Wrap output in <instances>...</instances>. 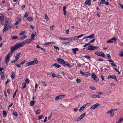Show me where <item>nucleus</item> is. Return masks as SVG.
I'll return each mask as SVG.
<instances>
[{"mask_svg": "<svg viewBox=\"0 0 123 123\" xmlns=\"http://www.w3.org/2000/svg\"><path fill=\"white\" fill-rule=\"evenodd\" d=\"M11 23V20L10 18H8L6 20L3 30V32H6L8 29H10L12 28V26L10 25Z\"/></svg>", "mask_w": 123, "mask_h": 123, "instance_id": "nucleus-1", "label": "nucleus"}, {"mask_svg": "<svg viewBox=\"0 0 123 123\" xmlns=\"http://www.w3.org/2000/svg\"><path fill=\"white\" fill-rule=\"evenodd\" d=\"M18 48L16 44L14 46L11 47L10 49L11 54H12Z\"/></svg>", "mask_w": 123, "mask_h": 123, "instance_id": "nucleus-2", "label": "nucleus"}, {"mask_svg": "<svg viewBox=\"0 0 123 123\" xmlns=\"http://www.w3.org/2000/svg\"><path fill=\"white\" fill-rule=\"evenodd\" d=\"M92 77L91 78V79L93 80L95 82H97L99 81V79L97 78V76L94 74V73L92 74Z\"/></svg>", "mask_w": 123, "mask_h": 123, "instance_id": "nucleus-3", "label": "nucleus"}, {"mask_svg": "<svg viewBox=\"0 0 123 123\" xmlns=\"http://www.w3.org/2000/svg\"><path fill=\"white\" fill-rule=\"evenodd\" d=\"M25 43V42H22L21 43H17L16 44L18 48L20 47H22L24 45Z\"/></svg>", "mask_w": 123, "mask_h": 123, "instance_id": "nucleus-4", "label": "nucleus"}, {"mask_svg": "<svg viewBox=\"0 0 123 123\" xmlns=\"http://www.w3.org/2000/svg\"><path fill=\"white\" fill-rule=\"evenodd\" d=\"M101 104L98 103H96L92 105L91 107V109H93L96 108L98 106H101Z\"/></svg>", "mask_w": 123, "mask_h": 123, "instance_id": "nucleus-5", "label": "nucleus"}, {"mask_svg": "<svg viewBox=\"0 0 123 123\" xmlns=\"http://www.w3.org/2000/svg\"><path fill=\"white\" fill-rule=\"evenodd\" d=\"M65 96V95H60L57 96L55 98V100H58L59 99H62Z\"/></svg>", "mask_w": 123, "mask_h": 123, "instance_id": "nucleus-6", "label": "nucleus"}, {"mask_svg": "<svg viewBox=\"0 0 123 123\" xmlns=\"http://www.w3.org/2000/svg\"><path fill=\"white\" fill-rule=\"evenodd\" d=\"M10 53H9L6 56V58L5 60V62H6V64L7 65V64L9 61L10 58V56L9 55Z\"/></svg>", "mask_w": 123, "mask_h": 123, "instance_id": "nucleus-7", "label": "nucleus"}, {"mask_svg": "<svg viewBox=\"0 0 123 123\" xmlns=\"http://www.w3.org/2000/svg\"><path fill=\"white\" fill-rule=\"evenodd\" d=\"M110 78L114 79L117 81H118L117 80V79L116 77V76L114 75H109L107 77V78L108 79H109Z\"/></svg>", "mask_w": 123, "mask_h": 123, "instance_id": "nucleus-8", "label": "nucleus"}, {"mask_svg": "<svg viewBox=\"0 0 123 123\" xmlns=\"http://www.w3.org/2000/svg\"><path fill=\"white\" fill-rule=\"evenodd\" d=\"M97 47H93L92 45H90L88 46V48L87 49L88 50H95V49H97Z\"/></svg>", "mask_w": 123, "mask_h": 123, "instance_id": "nucleus-9", "label": "nucleus"}, {"mask_svg": "<svg viewBox=\"0 0 123 123\" xmlns=\"http://www.w3.org/2000/svg\"><path fill=\"white\" fill-rule=\"evenodd\" d=\"M57 61L63 64V65L65 62L63 59L60 58H58L57 59Z\"/></svg>", "mask_w": 123, "mask_h": 123, "instance_id": "nucleus-10", "label": "nucleus"}, {"mask_svg": "<svg viewBox=\"0 0 123 123\" xmlns=\"http://www.w3.org/2000/svg\"><path fill=\"white\" fill-rule=\"evenodd\" d=\"M80 73L82 75L85 76H87L89 75H90V74L88 72L84 73L82 71H80Z\"/></svg>", "mask_w": 123, "mask_h": 123, "instance_id": "nucleus-11", "label": "nucleus"}, {"mask_svg": "<svg viewBox=\"0 0 123 123\" xmlns=\"http://www.w3.org/2000/svg\"><path fill=\"white\" fill-rule=\"evenodd\" d=\"M0 74L1 76V79L4 80L5 79V74L3 72H0Z\"/></svg>", "mask_w": 123, "mask_h": 123, "instance_id": "nucleus-12", "label": "nucleus"}, {"mask_svg": "<svg viewBox=\"0 0 123 123\" xmlns=\"http://www.w3.org/2000/svg\"><path fill=\"white\" fill-rule=\"evenodd\" d=\"M94 34H92L86 37L83 38V40L85 38H90L91 39L93 38L94 37Z\"/></svg>", "mask_w": 123, "mask_h": 123, "instance_id": "nucleus-13", "label": "nucleus"}, {"mask_svg": "<svg viewBox=\"0 0 123 123\" xmlns=\"http://www.w3.org/2000/svg\"><path fill=\"white\" fill-rule=\"evenodd\" d=\"M55 66L56 68H60L61 67V66L56 63H55L54 64L52 65L51 66V68H52L53 66Z\"/></svg>", "mask_w": 123, "mask_h": 123, "instance_id": "nucleus-14", "label": "nucleus"}, {"mask_svg": "<svg viewBox=\"0 0 123 123\" xmlns=\"http://www.w3.org/2000/svg\"><path fill=\"white\" fill-rule=\"evenodd\" d=\"M30 62L31 63V65L37 64L38 62L37 61V59L36 58H35L34 60L32 61H30Z\"/></svg>", "mask_w": 123, "mask_h": 123, "instance_id": "nucleus-15", "label": "nucleus"}, {"mask_svg": "<svg viewBox=\"0 0 123 123\" xmlns=\"http://www.w3.org/2000/svg\"><path fill=\"white\" fill-rule=\"evenodd\" d=\"M72 50L73 51V53L76 54V52L79 50V49L78 48H75L72 49Z\"/></svg>", "mask_w": 123, "mask_h": 123, "instance_id": "nucleus-16", "label": "nucleus"}, {"mask_svg": "<svg viewBox=\"0 0 123 123\" xmlns=\"http://www.w3.org/2000/svg\"><path fill=\"white\" fill-rule=\"evenodd\" d=\"M36 33L35 32H34L31 35V39L33 40L34 38V36L36 35Z\"/></svg>", "mask_w": 123, "mask_h": 123, "instance_id": "nucleus-17", "label": "nucleus"}, {"mask_svg": "<svg viewBox=\"0 0 123 123\" xmlns=\"http://www.w3.org/2000/svg\"><path fill=\"white\" fill-rule=\"evenodd\" d=\"M20 53H17L15 57V58L16 59V60H18L20 56Z\"/></svg>", "mask_w": 123, "mask_h": 123, "instance_id": "nucleus-18", "label": "nucleus"}, {"mask_svg": "<svg viewBox=\"0 0 123 123\" xmlns=\"http://www.w3.org/2000/svg\"><path fill=\"white\" fill-rule=\"evenodd\" d=\"M32 40L31 39H27L26 40L25 43H26L27 44H29L30 43Z\"/></svg>", "mask_w": 123, "mask_h": 123, "instance_id": "nucleus-19", "label": "nucleus"}, {"mask_svg": "<svg viewBox=\"0 0 123 123\" xmlns=\"http://www.w3.org/2000/svg\"><path fill=\"white\" fill-rule=\"evenodd\" d=\"M98 56H102L104 57H105V56L104 53L102 52H100L99 53Z\"/></svg>", "mask_w": 123, "mask_h": 123, "instance_id": "nucleus-20", "label": "nucleus"}, {"mask_svg": "<svg viewBox=\"0 0 123 123\" xmlns=\"http://www.w3.org/2000/svg\"><path fill=\"white\" fill-rule=\"evenodd\" d=\"M26 83L25 82H23L22 83V84L23 85V86H22L21 87V90H23L26 87Z\"/></svg>", "mask_w": 123, "mask_h": 123, "instance_id": "nucleus-21", "label": "nucleus"}, {"mask_svg": "<svg viewBox=\"0 0 123 123\" xmlns=\"http://www.w3.org/2000/svg\"><path fill=\"white\" fill-rule=\"evenodd\" d=\"M91 0H86L85 2V4H89V5L91 4Z\"/></svg>", "mask_w": 123, "mask_h": 123, "instance_id": "nucleus-22", "label": "nucleus"}, {"mask_svg": "<svg viewBox=\"0 0 123 123\" xmlns=\"http://www.w3.org/2000/svg\"><path fill=\"white\" fill-rule=\"evenodd\" d=\"M35 102L36 101H35L33 100L31 101L30 104V106H33L34 105V104L35 103Z\"/></svg>", "mask_w": 123, "mask_h": 123, "instance_id": "nucleus-23", "label": "nucleus"}, {"mask_svg": "<svg viewBox=\"0 0 123 123\" xmlns=\"http://www.w3.org/2000/svg\"><path fill=\"white\" fill-rule=\"evenodd\" d=\"M86 112H85L83 114H82V115L80 116L79 117L81 119L83 118L84 117L85 115L86 114Z\"/></svg>", "mask_w": 123, "mask_h": 123, "instance_id": "nucleus-24", "label": "nucleus"}, {"mask_svg": "<svg viewBox=\"0 0 123 123\" xmlns=\"http://www.w3.org/2000/svg\"><path fill=\"white\" fill-rule=\"evenodd\" d=\"M64 66H65V65H66L68 66V67H71V66L68 63V62H65L63 64Z\"/></svg>", "mask_w": 123, "mask_h": 123, "instance_id": "nucleus-25", "label": "nucleus"}, {"mask_svg": "<svg viewBox=\"0 0 123 123\" xmlns=\"http://www.w3.org/2000/svg\"><path fill=\"white\" fill-rule=\"evenodd\" d=\"M21 21V19L19 18V19L18 20V21L16 22L15 24V25H18L19 24V23Z\"/></svg>", "mask_w": 123, "mask_h": 123, "instance_id": "nucleus-26", "label": "nucleus"}, {"mask_svg": "<svg viewBox=\"0 0 123 123\" xmlns=\"http://www.w3.org/2000/svg\"><path fill=\"white\" fill-rule=\"evenodd\" d=\"M63 11L64 12V14L65 15H66V12L65 11L66 10V7L65 6H64L63 7Z\"/></svg>", "mask_w": 123, "mask_h": 123, "instance_id": "nucleus-27", "label": "nucleus"}, {"mask_svg": "<svg viewBox=\"0 0 123 123\" xmlns=\"http://www.w3.org/2000/svg\"><path fill=\"white\" fill-rule=\"evenodd\" d=\"M25 31H22L19 34V35L20 36H21L25 34Z\"/></svg>", "mask_w": 123, "mask_h": 123, "instance_id": "nucleus-28", "label": "nucleus"}, {"mask_svg": "<svg viewBox=\"0 0 123 123\" xmlns=\"http://www.w3.org/2000/svg\"><path fill=\"white\" fill-rule=\"evenodd\" d=\"M14 72H12L11 76V77L12 79H14L15 77V75L14 74Z\"/></svg>", "mask_w": 123, "mask_h": 123, "instance_id": "nucleus-29", "label": "nucleus"}, {"mask_svg": "<svg viewBox=\"0 0 123 123\" xmlns=\"http://www.w3.org/2000/svg\"><path fill=\"white\" fill-rule=\"evenodd\" d=\"M11 38L13 39H16L18 38V37L17 36H12L11 37Z\"/></svg>", "mask_w": 123, "mask_h": 123, "instance_id": "nucleus-30", "label": "nucleus"}, {"mask_svg": "<svg viewBox=\"0 0 123 123\" xmlns=\"http://www.w3.org/2000/svg\"><path fill=\"white\" fill-rule=\"evenodd\" d=\"M30 65H31V63L30 61L29 62H28L27 63H26L25 64V67H27L29 66Z\"/></svg>", "mask_w": 123, "mask_h": 123, "instance_id": "nucleus-31", "label": "nucleus"}, {"mask_svg": "<svg viewBox=\"0 0 123 123\" xmlns=\"http://www.w3.org/2000/svg\"><path fill=\"white\" fill-rule=\"evenodd\" d=\"M117 39L115 37H114L111 39V40H112V43L114 42L115 41H116Z\"/></svg>", "mask_w": 123, "mask_h": 123, "instance_id": "nucleus-32", "label": "nucleus"}, {"mask_svg": "<svg viewBox=\"0 0 123 123\" xmlns=\"http://www.w3.org/2000/svg\"><path fill=\"white\" fill-rule=\"evenodd\" d=\"M59 39L61 40H69V38H62L60 37Z\"/></svg>", "mask_w": 123, "mask_h": 123, "instance_id": "nucleus-33", "label": "nucleus"}, {"mask_svg": "<svg viewBox=\"0 0 123 123\" xmlns=\"http://www.w3.org/2000/svg\"><path fill=\"white\" fill-rule=\"evenodd\" d=\"M53 43V42H46L44 44V45H46L48 44H51V43Z\"/></svg>", "mask_w": 123, "mask_h": 123, "instance_id": "nucleus-34", "label": "nucleus"}, {"mask_svg": "<svg viewBox=\"0 0 123 123\" xmlns=\"http://www.w3.org/2000/svg\"><path fill=\"white\" fill-rule=\"evenodd\" d=\"M119 55L121 57L123 56V49H122V50Z\"/></svg>", "mask_w": 123, "mask_h": 123, "instance_id": "nucleus-35", "label": "nucleus"}, {"mask_svg": "<svg viewBox=\"0 0 123 123\" xmlns=\"http://www.w3.org/2000/svg\"><path fill=\"white\" fill-rule=\"evenodd\" d=\"M30 82V80H29L28 79H26L25 81V83H26V84L29 83Z\"/></svg>", "mask_w": 123, "mask_h": 123, "instance_id": "nucleus-36", "label": "nucleus"}, {"mask_svg": "<svg viewBox=\"0 0 123 123\" xmlns=\"http://www.w3.org/2000/svg\"><path fill=\"white\" fill-rule=\"evenodd\" d=\"M27 19L30 21H32L33 19L31 17H29L27 18Z\"/></svg>", "mask_w": 123, "mask_h": 123, "instance_id": "nucleus-37", "label": "nucleus"}, {"mask_svg": "<svg viewBox=\"0 0 123 123\" xmlns=\"http://www.w3.org/2000/svg\"><path fill=\"white\" fill-rule=\"evenodd\" d=\"M113 111V109H111L110 110L107 111V113L108 114H109V113H111Z\"/></svg>", "mask_w": 123, "mask_h": 123, "instance_id": "nucleus-38", "label": "nucleus"}, {"mask_svg": "<svg viewBox=\"0 0 123 123\" xmlns=\"http://www.w3.org/2000/svg\"><path fill=\"white\" fill-rule=\"evenodd\" d=\"M3 114L4 116L5 117L7 115V113L6 111H3Z\"/></svg>", "mask_w": 123, "mask_h": 123, "instance_id": "nucleus-39", "label": "nucleus"}, {"mask_svg": "<svg viewBox=\"0 0 123 123\" xmlns=\"http://www.w3.org/2000/svg\"><path fill=\"white\" fill-rule=\"evenodd\" d=\"M29 14V13L28 12H26L24 15V17L25 18L27 17H28Z\"/></svg>", "mask_w": 123, "mask_h": 123, "instance_id": "nucleus-40", "label": "nucleus"}, {"mask_svg": "<svg viewBox=\"0 0 123 123\" xmlns=\"http://www.w3.org/2000/svg\"><path fill=\"white\" fill-rule=\"evenodd\" d=\"M84 58L87 59H89L90 58V56L88 55H85L84 56Z\"/></svg>", "mask_w": 123, "mask_h": 123, "instance_id": "nucleus-41", "label": "nucleus"}, {"mask_svg": "<svg viewBox=\"0 0 123 123\" xmlns=\"http://www.w3.org/2000/svg\"><path fill=\"white\" fill-rule=\"evenodd\" d=\"M43 117V115L40 116L38 118L37 120H39L42 118Z\"/></svg>", "mask_w": 123, "mask_h": 123, "instance_id": "nucleus-42", "label": "nucleus"}, {"mask_svg": "<svg viewBox=\"0 0 123 123\" xmlns=\"http://www.w3.org/2000/svg\"><path fill=\"white\" fill-rule=\"evenodd\" d=\"M27 61L26 60H25L22 62H21L20 63L21 64H24L25 62H26Z\"/></svg>", "mask_w": 123, "mask_h": 123, "instance_id": "nucleus-43", "label": "nucleus"}, {"mask_svg": "<svg viewBox=\"0 0 123 123\" xmlns=\"http://www.w3.org/2000/svg\"><path fill=\"white\" fill-rule=\"evenodd\" d=\"M54 28L55 27L54 25H52L50 26V29L51 30H53Z\"/></svg>", "mask_w": 123, "mask_h": 123, "instance_id": "nucleus-44", "label": "nucleus"}, {"mask_svg": "<svg viewBox=\"0 0 123 123\" xmlns=\"http://www.w3.org/2000/svg\"><path fill=\"white\" fill-rule=\"evenodd\" d=\"M52 75V77L53 78H54L55 77H56V75H57V74H55V73H52V74L51 75Z\"/></svg>", "mask_w": 123, "mask_h": 123, "instance_id": "nucleus-45", "label": "nucleus"}, {"mask_svg": "<svg viewBox=\"0 0 123 123\" xmlns=\"http://www.w3.org/2000/svg\"><path fill=\"white\" fill-rule=\"evenodd\" d=\"M45 18L46 20L47 21L49 19V18H48V17L47 15L46 14H45Z\"/></svg>", "mask_w": 123, "mask_h": 123, "instance_id": "nucleus-46", "label": "nucleus"}, {"mask_svg": "<svg viewBox=\"0 0 123 123\" xmlns=\"http://www.w3.org/2000/svg\"><path fill=\"white\" fill-rule=\"evenodd\" d=\"M13 114L15 116H18V114L16 112H14L13 113Z\"/></svg>", "mask_w": 123, "mask_h": 123, "instance_id": "nucleus-47", "label": "nucleus"}, {"mask_svg": "<svg viewBox=\"0 0 123 123\" xmlns=\"http://www.w3.org/2000/svg\"><path fill=\"white\" fill-rule=\"evenodd\" d=\"M95 94H92L90 96L91 98H95Z\"/></svg>", "mask_w": 123, "mask_h": 123, "instance_id": "nucleus-48", "label": "nucleus"}, {"mask_svg": "<svg viewBox=\"0 0 123 123\" xmlns=\"http://www.w3.org/2000/svg\"><path fill=\"white\" fill-rule=\"evenodd\" d=\"M63 43V44H65V45H69L70 44V43L68 42H64Z\"/></svg>", "mask_w": 123, "mask_h": 123, "instance_id": "nucleus-49", "label": "nucleus"}, {"mask_svg": "<svg viewBox=\"0 0 123 123\" xmlns=\"http://www.w3.org/2000/svg\"><path fill=\"white\" fill-rule=\"evenodd\" d=\"M41 83L44 86H47V84L43 81H42Z\"/></svg>", "mask_w": 123, "mask_h": 123, "instance_id": "nucleus-50", "label": "nucleus"}, {"mask_svg": "<svg viewBox=\"0 0 123 123\" xmlns=\"http://www.w3.org/2000/svg\"><path fill=\"white\" fill-rule=\"evenodd\" d=\"M84 109L83 107H81L79 109V111L80 112H81L83 111L84 110Z\"/></svg>", "mask_w": 123, "mask_h": 123, "instance_id": "nucleus-51", "label": "nucleus"}, {"mask_svg": "<svg viewBox=\"0 0 123 123\" xmlns=\"http://www.w3.org/2000/svg\"><path fill=\"white\" fill-rule=\"evenodd\" d=\"M56 77L60 78H62V77L60 75H58L57 74V75H56Z\"/></svg>", "mask_w": 123, "mask_h": 123, "instance_id": "nucleus-52", "label": "nucleus"}, {"mask_svg": "<svg viewBox=\"0 0 123 123\" xmlns=\"http://www.w3.org/2000/svg\"><path fill=\"white\" fill-rule=\"evenodd\" d=\"M100 97V96L99 95H95V98H99Z\"/></svg>", "mask_w": 123, "mask_h": 123, "instance_id": "nucleus-53", "label": "nucleus"}, {"mask_svg": "<svg viewBox=\"0 0 123 123\" xmlns=\"http://www.w3.org/2000/svg\"><path fill=\"white\" fill-rule=\"evenodd\" d=\"M81 120V119H80V117H78L76 118L75 119V120L76 121H78Z\"/></svg>", "mask_w": 123, "mask_h": 123, "instance_id": "nucleus-54", "label": "nucleus"}, {"mask_svg": "<svg viewBox=\"0 0 123 123\" xmlns=\"http://www.w3.org/2000/svg\"><path fill=\"white\" fill-rule=\"evenodd\" d=\"M84 35L83 34H82L78 36H77L78 38H80L81 37H83Z\"/></svg>", "mask_w": 123, "mask_h": 123, "instance_id": "nucleus-55", "label": "nucleus"}, {"mask_svg": "<svg viewBox=\"0 0 123 123\" xmlns=\"http://www.w3.org/2000/svg\"><path fill=\"white\" fill-rule=\"evenodd\" d=\"M110 116L111 117H113L114 116V111H113L110 114Z\"/></svg>", "mask_w": 123, "mask_h": 123, "instance_id": "nucleus-56", "label": "nucleus"}, {"mask_svg": "<svg viewBox=\"0 0 123 123\" xmlns=\"http://www.w3.org/2000/svg\"><path fill=\"white\" fill-rule=\"evenodd\" d=\"M21 64L20 63L19 64H17L16 65V66L18 67V68H20L21 67Z\"/></svg>", "mask_w": 123, "mask_h": 123, "instance_id": "nucleus-57", "label": "nucleus"}, {"mask_svg": "<svg viewBox=\"0 0 123 123\" xmlns=\"http://www.w3.org/2000/svg\"><path fill=\"white\" fill-rule=\"evenodd\" d=\"M87 104H88L86 103V104L84 105L83 106H82L81 107H83V108L84 109V108L86 107V106H87Z\"/></svg>", "mask_w": 123, "mask_h": 123, "instance_id": "nucleus-58", "label": "nucleus"}, {"mask_svg": "<svg viewBox=\"0 0 123 123\" xmlns=\"http://www.w3.org/2000/svg\"><path fill=\"white\" fill-rule=\"evenodd\" d=\"M76 81L78 83H80L81 81V80L79 79H77L76 80Z\"/></svg>", "mask_w": 123, "mask_h": 123, "instance_id": "nucleus-59", "label": "nucleus"}, {"mask_svg": "<svg viewBox=\"0 0 123 123\" xmlns=\"http://www.w3.org/2000/svg\"><path fill=\"white\" fill-rule=\"evenodd\" d=\"M90 88L92 90H95L96 89L95 87L93 86H91L90 87Z\"/></svg>", "mask_w": 123, "mask_h": 123, "instance_id": "nucleus-60", "label": "nucleus"}, {"mask_svg": "<svg viewBox=\"0 0 123 123\" xmlns=\"http://www.w3.org/2000/svg\"><path fill=\"white\" fill-rule=\"evenodd\" d=\"M114 68L115 70L116 71L118 72L119 74H120V72L116 68Z\"/></svg>", "mask_w": 123, "mask_h": 123, "instance_id": "nucleus-61", "label": "nucleus"}, {"mask_svg": "<svg viewBox=\"0 0 123 123\" xmlns=\"http://www.w3.org/2000/svg\"><path fill=\"white\" fill-rule=\"evenodd\" d=\"M54 48L56 49V50H59V48L58 47H57L56 46H54Z\"/></svg>", "mask_w": 123, "mask_h": 123, "instance_id": "nucleus-62", "label": "nucleus"}, {"mask_svg": "<svg viewBox=\"0 0 123 123\" xmlns=\"http://www.w3.org/2000/svg\"><path fill=\"white\" fill-rule=\"evenodd\" d=\"M118 4L123 9V5L121 4L118 3Z\"/></svg>", "mask_w": 123, "mask_h": 123, "instance_id": "nucleus-63", "label": "nucleus"}, {"mask_svg": "<svg viewBox=\"0 0 123 123\" xmlns=\"http://www.w3.org/2000/svg\"><path fill=\"white\" fill-rule=\"evenodd\" d=\"M40 110H38L36 112V113L37 114H38L39 113H40Z\"/></svg>", "mask_w": 123, "mask_h": 123, "instance_id": "nucleus-64", "label": "nucleus"}]
</instances>
